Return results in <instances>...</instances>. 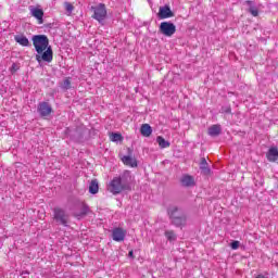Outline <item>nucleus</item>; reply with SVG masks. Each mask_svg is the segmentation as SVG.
<instances>
[{
    "instance_id": "1",
    "label": "nucleus",
    "mask_w": 278,
    "mask_h": 278,
    "mask_svg": "<svg viewBox=\"0 0 278 278\" xmlns=\"http://www.w3.org/2000/svg\"><path fill=\"white\" fill-rule=\"evenodd\" d=\"M125 190H131V172L129 170H124L109 184V191L112 194H121V192H125Z\"/></svg>"
},
{
    "instance_id": "2",
    "label": "nucleus",
    "mask_w": 278,
    "mask_h": 278,
    "mask_svg": "<svg viewBox=\"0 0 278 278\" xmlns=\"http://www.w3.org/2000/svg\"><path fill=\"white\" fill-rule=\"evenodd\" d=\"M167 214L172 220V225L175 227H184V225H186V220H188V215L177 206H169L167 208Z\"/></svg>"
},
{
    "instance_id": "3",
    "label": "nucleus",
    "mask_w": 278,
    "mask_h": 278,
    "mask_svg": "<svg viewBox=\"0 0 278 278\" xmlns=\"http://www.w3.org/2000/svg\"><path fill=\"white\" fill-rule=\"evenodd\" d=\"M33 45L36 52L40 55L42 52L47 51L49 46V37L47 35H35L33 36Z\"/></svg>"
},
{
    "instance_id": "4",
    "label": "nucleus",
    "mask_w": 278,
    "mask_h": 278,
    "mask_svg": "<svg viewBox=\"0 0 278 278\" xmlns=\"http://www.w3.org/2000/svg\"><path fill=\"white\" fill-rule=\"evenodd\" d=\"M93 15L92 18L98 21V23H103L105 18H108V9L105 8V4L100 3L96 7L91 8Z\"/></svg>"
},
{
    "instance_id": "5",
    "label": "nucleus",
    "mask_w": 278,
    "mask_h": 278,
    "mask_svg": "<svg viewBox=\"0 0 278 278\" xmlns=\"http://www.w3.org/2000/svg\"><path fill=\"white\" fill-rule=\"evenodd\" d=\"M53 216L58 225H62L63 227H68V214H66V211H64L61 207H54Z\"/></svg>"
},
{
    "instance_id": "6",
    "label": "nucleus",
    "mask_w": 278,
    "mask_h": 278,
    "mask_svg": "<svg viewBox=\"0 0 278 278\" xmlns=\"http://www.w3.org/2000/svg\"><path fill=\"white\" fill-rule=\"evenodd\" d=\"M160 34L170 38L175 31H177V26H175L172 22H162L159 27Z\"/></svg>"
},
{
    "instance_id": "7",
    "label": "nucleus",
    "mask_w": 278,
    "mask_h": 278,
    "mask_svg": "<svg viewBox=\"0 0 278 278\" xmlns=\"http://www.w3.org/2000/svg\"><path fill=\"white\" fill-rule=\"evenodd\" d=\"M88 212H90V207L87 206V204L84 202H78L74 206L73 216H75V218H78L79 220L80 218H84V216H86Z\"/></svg>"
},
{
    "instance_id": "8",
    "label": "nucleus",
    "mask_w": 278,
    "mask_h": 278,
    "mask_svg": "<svg viewBox=\"0 0 278 278\" xmlns=\"http://www.w3.org/2000/svg\"><path fill=\"white\" fill-rule=\"evenodd\" d=\"M37 62H53V49L50 47L46 48V50L41 54L36 55Z\"/></svg>"
},
{
    "instance_id": "9",
    "label": "nucleus",
    "mask_w": 278,
    "mask_h": 278,
    "mask_svg": "<svg viewBox=\"0 0 278 278\" xmlns=\"http://www.w3.org/2000/svg\"><path fill=\"white\" fill-rule=\"evenodd\" d=\"M37 112H39L40 116L45 118L46 116H50L53 112V108L49 102H40L37 108Z\"/></svg>"
},
{
    "instance_id": "10",
    "label": "nucleus",
    "mask_w": 278,
    "mask_h": 278,
    "mask_svg": "<svg viewBox=\"0 0 278 278\" xmlns=\"http://www.w3.org/2000/svg\"><path fill=\"white\" fill-rule=\"evenodd\" d=\"M30 16H34V18H37L39 25H42L45 23V11L40 8L36 7H29Z\"/></svg>"
},
{
    "instance_id": "11",
    "label": "nucleus",
    "mask_w": 278,
    "mask_h": 278,
    "mask_svg": "<svg viewBox=\"0 0 278 278\" xmlns=\"http://www.w3.org/2000/svg\"><path fill=\"white\" fill-rule=\"evenodd\" d=\"M127 236V230L117 227L112 230V238L114 242H123L125 241V237Z\"/></svg>"
},
{
    "instance_id": "12",
    "label": "nucleus",
    "mask_w": 278,
    "mask_h": 278,
    "mask_svg": "<svg viewBox=\"0 0 278 278\" xmlns=\"http://www.w3.org/2000/svg\"><path fill=\"white\" fill-rule=\"evenodd\" d=\"M175 16V13L170 10V7L164 5L159 9V17L160 18H173Z\"/></svg>"
},
{
    "instance_id": "13",
    "label": "nucleus",
    "mask_w": 278,
    "mask_h": 278,
    "mask_svg": "<svg viewBox=\"0 0 278 278\" xmlns=\"http://www.w3.org/2000/svg\"><path fill=\"white\" fill-rule=\"evenodd\" d=\"M122 162H123V164H125V166H130V168L138 167V161L136 160V157L125 155L122 157Z\"/></svg>"
},
{
    "instance_id": "14",
    "label": "nucleus",
    "mask_w": 278,
    "mask_h": 278,
    "mask_svg": "<svg viewBox=\"0 0 278 278\" xmlns=\"http://www.w3.org/2000/svg\"><path fill=\"white\" fill-rule=\"evenodd\" d=\"M180 184L184 186V188H191V186H194V177L190 175H184L180 179Z\"/></svg>"
},
{
    "instance_id": "15",
    "label": "nucleus",
    "mask_w": 278,
    "mask_h": 278,
    "mask_svg": "<svg viewBox=\"0 0 278 278\" xmlns=\"http://www.w3.org/2000/svg\"><path fill=\"white\" fill-rule=\"evenodd\" d=\"M14 40L17 45H21V47H29L30 45L29 39H27L25 35H15Z\"/></svg>"
},
{
    "instance_id": "16",
    "label": "nucleus",
    "mask_w": 278,
    "mask_h": 278,
    "mask_svg": "<svg viewBox=\"0 0 278 278\" xmlns=\"http://www.w3.org/2000/svg\"><path fill=\"white\" fill-rule=\"evenodd\" d=\"M141 136H144V138H149L151 134H153V128H151V125L149 124H142L140 128Z\"/></svg>"
},
{
    "instance_id": "17",
    "label": "nucleus",
    "mask_w": 278,
    "mask_h": 278,
    "mask_svg": "<svg viewBox=\"0 0 278 278\" xmlns=\"http://www.w3.org/2000/svg\"><path fill=\"white\" fill-rule=\"evenodd\" d=\"M268 162H277L278 161V150L277 148H270L267 152Z\"/></svg>"
},
{
    "instance_id": "18",
    "label": "nucleus",
    "mask_w": 278,
    "mask_h": 278,
    "mask_svg": "<svg viewBox=\"0 0 278 278\" xmlns=\"http://www.w3.org/2000/svg\"><path fill=\"white\" fill-rule=\"evenodd\" d=\"M200 169L202 170L203 175H210V173H212V169H210V166L207 165V160H205V157L201 159Z\"/></svg>"
},
{
    "instance_id": "19",
    "label": "nucleus",
    "mask_w": 278,
    "mask_h": 278,
    "mask_svg": "<svg viewBox=\"0 0 278 278\" xmlns=\"http://www.w3.org/2000/svg\"><path fill=\"white\" fill-rule=\"evenodd\" d=\"M220 131H222L220 125H213L208 128V136H212V137L220 136Z\"/></svg>"
},
{
    "instance_id": "20",
    "label": "nucleus",
    "mask_w": 278,
    "mask_h": 278,
    "mask_svg": "<svg viewBox=\"0 0 278 278\" xmlns=\"http://www.w3.org/2000/svg\"><path fill=\"white\" fill-rule=\"evenodd\" d=\"M156 142L160 149H168V147H170V142L166 141V139H164L162 136L156 137Z\"/></svg>"
},
{
    "instance_id": "21",
    "label": "nucleus",
    "mask_w": 278,
    "mask_h": 278,
    "mask_svg": "<svg viewBox=\"0 0 278 278\" xmlns=\"http://www.w3.org/2000/svg\"><path fill=\"white\" fill-rule=\"evenodd\" d=\"M90 194H97L99 192V181L97 179L91 180L89 185Z\"/></svg>"
},
{
    "instance_id": "22",
    "label": "nucleus",
    "mask_w": 278,
    "mask_h": 278,
    "mask_svg": "<svg viewBox=\"0 0 278 278\" xmlns=\"http://www.w3.org/2000/svg\"><path fill=\"white\" fill-rule=\"evenodd\" d=\"M245 3L249 5L248 12H250V14H252V16L260 15V11L257 10V7H254L252 1H247Z\"/></svg>"
},
{
    "instance_id": "23",
    "label": "nucleus",
    "mask_w": 278,
    "mask_h": 278,
    "mask_svg": "<svg viewBox=\"0 0 278 278\" xmlns=\"http://www.w3.org/2000/svg\"><path fill=\"white\" fill-rule=\"evenodd\" d=\"M164 236L169 242H175V240H177V235L174 230H165Z\"/></svg>"
},
{
    "instance_id": "24",
    "label": "nucleus",
    "mask_w": 278,
    "mask_h": 278,
    "mask_svg": "<svg viewBox=\"0 0 278 278\" xmlns=\"http://www.w3.org/2000/svg\"><path fill=\"white\" fill-rule=\"evenodd\" d=\"M110 140L112 142H121V140H123V135L118 134V132H112L110 135Z\"/></svg>"
},
{
    "instance_id": "25",
    "label": "nucleus",
    "mask_w": 278,
    "mask_h": 278,
    "mask_svg": "<svg viewBox=\"0 0 278 278\" xmlns=\"http://www.w3.org/2000/svg\"><path fill=\"white\" fill-rule=\"evenodd\" d=\"M61 88H63V90H71V78H65Z\"/></svg>"
},
{
    "instance_id": "26",
    "label": "nucleus",
    "mask_w": 278,
    "mask_h": 278,
    "mask_svg": "<svg viewBox=\"0 0 278 278\" xmlns=\"http://www.w3.org/2000/svg\"><path fill=\"white\" fill-rule=\"evenodd\" d=\"M64 8H65L66 12H68V14H71L73 12V10H75V7H73V4L71 2H65Z\"/></svg>"
},
{
    "instance_id": "27",
    "label": "nucleus",
    "mask_w": 278,
    "mask_h": 278,
    "mask_svg": "<svg viewBox=\"0 0 278 278\" xmlns=\"http://www.w3.org/2000/svg\"><path fill=\"white\" fill-rule=\"evenodd\" d=\"M220 113L222 114H231V106L230 105L222 106Z\"/></svg>"
},
{
    "instance_id": "28",
    "label": "nucleus",
    "mask_w": 278,
    "mask_h": 278,
    "mask_svg": "<svg viewBox=\"0 0 278 278\" xmlns=\"http://www.w3.org/2000/svg\"><path fill=\"white\" fill-rule=\"evenodd\" d=\"M230 247H231V249H232L233 251H236L237 249L240 248V241H233V242H231Z\"/></svg>"
},
{
    "instance_id": "29",
    "label": "nucleus",
    "mask_w": 278,
    "mask_h": 278,
    "mask_svg": "<svg viewBox=\"0 0 278 278\" xmlns=\"http://www.w3.org/2000/svg\"><path fill=\"white\" fill-rule=\"evenodd\" d=\"M254 278H268V274L264 275V274H258L256 277Z\"/></svg>"
},
{
    "instance_id": "30",
    "label": "nucleus",
    "mask_w": 278,
    "mask_h": 278,
    "mask_svg": "<svg viewBox=\"0 0 278 278\" xmlns=\"http://www.w3.org/2000/svg\"><path fill=\"white\" fill-rule=\"evenodd\" d=\"M128 255H129L130 257H134V251H129Z\"/></svg>"
}]
</instances>
